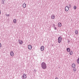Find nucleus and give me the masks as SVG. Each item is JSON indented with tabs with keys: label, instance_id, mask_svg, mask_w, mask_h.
Returning <instances> with one entry per match:
<instances>
[{
	"label": "nucleus",
	"instance_id": "nucleus-1",
	"mask_svg": "<svg viewBox=\"0 0 79 79\" xmlns=\"http://www.w3.org/2000/svg\"><path fill=\"white\" fill-rule=\"evenodd\" d=\"M41 66L42 69H47V65L45 63L43 62L41 64Z\"/></svg>",
	"mask_w": 79,
	"mask_h": 79
},
{
	"label": "nucleus",
	"instance_id": "nucleus-2",
	"mask_svg": "<svg viewBox=\"0 0 79 79\" xmlns=\"http://www.w3.org/2000/svg\"><path fill=\"white\" fill-rule=\"evenodd\" d=\"M62 40V38L61 36H60L58 38V43H61V40Z\"/></svg>",
	"mask_w": 79,
	"mask_h": 79
},
{
	"label": "nucleus",
	"instance_id": "nucleus-3",
	"mask_svg": "<svg viewBox=\"0 0 79 79\" xmlns=\"http://www.w3.org/2000/svg\"><path fill=\"white\" fill-rule=\"evenodd\" d=\"M22 79H26V75L25 73H23V76H22Z\"/></svg>",
	"mask_w": 79,
	"mask_h": 79
},
{
	"label": "nucleus",
	"instance_id": "nucleus-4",
	"mask_svg": "<svg viewBox=\"0 0 79 79\" xmlns=\"http://www.w3.org/2000/svg\"><path fill=\"white\" fill-rule=\"evenodd\" d=\"M65 10L66 11H68L69 10V7L68 6H66L65 7Z\"/></svg>",
	"mask_w": 79,
	"mask_h": 79
},
{
	"label": "nucleus",
	"instance_id": "nucleus-5",
	"mask_svg": "<svg viewBox=\"0 0 79 79\" xmlns=\"http://www.w3.org/2000/svg\"><path fill=\"white\" fill-rule=\"evenodd\" d=\"M58 27H60L62 26V24H61V23H58Z\"/></svg>",
	"mask_w": 79,
	"mask_h": 79
},
{
	"label": "nucleus",
	"instance_id": "nucleus-6",
	"mask_svg": "<svg viewBox=\"0 0 79 79\" xmlns=\"http://www.w3.org/2000/svg\"><path fill=\"white\" fill-rule=\"evenodd\" d=\"M10 55L11 56H14V53L12 51L10 52Z\"/></svg>",
	"mask_w": 79,
	"mask_h": 79
},
{
	"label": "nucleus",
	"instance_id": "nucleus-7",
	"mask_svg": "<svg viewBox=\"0 0 79 79\" xmlns=\"http://www.w3.org/2000/svg\"><path fill=\"white\" fill-rule=\"evenodd\" d=\"M72 67L73 68H75V67H76V64H75V63H73V64H72Z\"/></svg>",
	"mask_w": 79,
	"mask_h": 79
},
{
	"label": "nucleus",
	"instance_id": "nucleus-8",
	"mask_svg": "<svg viewBox=\"0 0 79 79\" xmlns=\"http://www.w3.org/2000/svg\"><path fill=\"white\" fill-rule=\"evenodd\" d=\"M44 50V46H42L41 47V51H43V50Z\"/></svg>",
	"mask_w": 79,
	"mask_h": 79
},
{
	"label": "nucleus",
	"instance_id": "nucleus-9",
	"mask_svg": "<svg viewBox=\"0 0 79 79\" xmlns=\"http://www.w3.org/2000/svg\"><path fill=\"white\" fill-rule=\"evenodd\" d=\"M22 6L23 8H26V4L25 3H23V4Z\"/></svg>",
	"mask_w": 79,
	"mask_h": 79
},
{
	"label": "nucleus",
	"instance_id": "nucleus-10",
	"mask_svg": "<svg viewBox=\"0 0 79 79\" xmlns=\"http://www.w3.org/2000/svg\"><path fill=\"white\" fill-rule=\"evenodd\" d=\"M28 48L29 50H31L32 49V46L31 45H29L28 46Z\"/></svg>",
	"mask_w": 79,
	"mask_h": 79
},
{
	"label": "nucleus",
	"instance_id": "nucleus-11",
	"mask_svg": "<svg viewBox=\"0 0 79 79\" xmlns=\"http://www.w3.org/2000/svg\"><path fill=\"white\" fill-rule=\"evenodd\" d=\"M19 42L20 44H21V45L23 44V40H19Z\"/></svg>",
	"mask_w": 79,
	"mask_h": 79
},
{
	"label": "nucleus",
	"instance_id": "nucleus-12",
	"mask_svg": "<svg viewBox=\"0 0 79 79\" xmlns=\"http://www.w3.org/2000/svg\"><path fill=\"white\" fill-rule=\"evenodd\" d=\"M1 4H3V5L5 4V0H2Z\"/></svg>",
	"mask_w": 79,
	"mask_h": 79
},
{
	"label": "nucleus",
	"instance_id": "nucleus-13",
	"mask_svg": "<svg viewBox=\"0 0 79 79\" xmlns=\"http://www.w3.org/2000/svg\"><path fill=\"white\" fill-rule=\"evenodd\" d=\"M67 51L68 52H70V48H67Z\"/></svg>",
	"mask_w": 79,
	"mask_h": 79
},
{
	"label": "nucleus",
	"instance_id": "nucleus-14",
	"mask_svg": "<svg viewBox=\"0 0 79 79\" xmlns=\"http://www.w3.org/2000/svg\"><path fill=\"white\" fill-rule=\"evenodd\" d=\"M51 18H52V19H55V15H52L51 16Z\"/></svg>",
	"mask_w": 79,
	"mask_h": 79
},
{
	"label": "nucleus",
	"instance_id": "nucleus-15",
	"mask_svg": "<svg viewBox=\"0 0 79 79\" xmlns=\"http://www.w3.org/2000/svg\"><path fill=\"white\" fill-rule=\"evenodd\" d=\"M13 21L14 23H16V19H14L13 20Z\"/></svg>",
	"mask_w": 79,
	"mask_h": 79
},
{
	"label": "nucleus",
	"instance_id": "nucleus-16",
	"mask_svg": "<svg viewBox=\"0 0 79 79\" xmlns=\"http://www.w3.org/2000/svg\"><path fill=\"white\" fill-rule=\"evenodd\" d=\"M73 72H74V73H76V71H77V69H76V68H75L73 69Z\"/></svg>",
	"mask_w": 79,
	"mask_h": 79
},
{
	"label": "nucleus",
	"instance_id": "nucleus-17",
	"mask_svg": "<svg viewBox=\"0 0 79 79\" xmlns=\"http://www.w3.org/2000/svg\"><path fill=\"white\" fill-rule=\"evenodd\" d=\"M75 34H78V31L77 30H76L75 31Z\"/></svg>",
	"mask_w": 79,
	"mask_h": 79
},
{
	"label": "nucleus",
	"instance_id": "nucleus-18",
	"mask_svg": "<svg viewBox=\"0 0 79 79\" xmlns=\"http://www.w3.org/2000/svg\"><path fill=\"white\" fill-rule=\"evenodd\" d=\"M73 51H70V55H73Z\"/></svg>",
	"mask_w": 79,
	"mask_h": 79
},
{
	"label": "nucleus",
	"instance_id": "nucleus-19",
	"mask_svg": "<svg viewBox=\"0 0 79 79\" xmlns=\"http://www.w3.org/2000/svg\"><path fill=\"white\" fill-rule=\"evenodd\" d=\"M69 42H70V40L69 39H68V44H69Z\"/></svg>",
	"mask_w": 79,
	"mask_h": 79
},
{
	"label": "nucleus",
	"instance_id": "nucleus-20",
	"mask_svg": "<svg viewBox=\"0 0 79 79\" xmlns=\"http://www.w3.org/2000/svg\"><path fill=\"white\" fill-rule=\"evenodd\" d=\"M73 8L74 10H76V9L77 7L76 6H74Z\"/></svg>",
	"mask_w": 79,
	"mask_h": 79
},
{
	"label": "nucleus",
	"instance_id": "nucleus-21",
	"mask_svg": "<svg viewBox=\"0 0 79 79\" xmlns=\"http://www.w3.org/2000/svg\"><path fill=\"white\" fill-rule=\"evenodd\" d=\"M6 16L8 17L10 15V14H6Z\"/></svg>",
	"mask_w": 79,
	"mask_h": 79
},
{
	"label": "nucleus",
	"instance_id": "nucleus-22",
	"mask_svg": "<svg viewBox=\"0 0 79 79\" xmlns=\"http://www.w3.org/2000/svg\"><path fill=\"white\" fill-rule=\"evenodd\" d=\"M77 64H79V60H77Z\"/></svg>",
	"mask_w": 79,
	"mask_h": 79
},
{
	"label": "nucleus",
	"instance_id": "nucleus-23",
	"mask_svg": "<svg viewBox=\"0 0 79 79\" xmlns=\"http://www.w3.org/2000/svg\"><path fill=\"white\" fill-rule=\"evenodd\" d=\"M69 8H71V5L70 4H69Z\"/></svg>",
	"mask_w": 79,
	"mask_h": 79
},
{
	"label": "nucleus",
	"instance_id": "nucleus-24",
	"mask_svg": "<svg viewBox=\"0 0 79 79\" xmlns=\"http://www.w3.org/2000/svg\"><path fill=\"white\" fill-rule=\"evenodd\" d=\"M53 27H55V24H53Z\"/></svg>",
	"mask_w": 79,
	"mask_h": 79
},
{
	"label": "nucleus",
	"instance_id": "nucleus-25",
	"mask_svg": "<svg viewBox=\"0 0 79 79\" xmlns=\"http://www.w3.org/2000/svg\"><path fill=\"white\" fill-rule=\"evenodd\" d=\"M2 47V44H1V43H0V48Z\"/></svg>",
	"mask_w": 79,
	"mask_h": 79
},
{
	"label": "nucleus",
	"instance_id": "nucleus-26",
	"mask_svg": "<svg viewBox=\"0 0 79 79\" xmlns=\"http://www.w3.org/2000/svg\"><path fill=\"white\" fill-rule=\"evenodd\" d=\"M54 29H55V30H56V27H55V28H54Z\"/></svg>",
	"mask_w": 79,
	"mask_h": 79
},
{
	"label": "nucleus",
	"instance_id": "nucleus-27",
	"mask_svg": "<svg viewBox=\"0 0 79 79\" xmlns=\"http://www.w3.org/2000/svg\"><path fill=\"white\" fill-rule=\"evenodd\" d=\"M55 79H58V78L57 77H56Z\"/></svg>",
	"mask_w": 79,
	"mask_h": 79
},
{
	"label": "nucleus",
	"instance_id": "nucleus-28",
	"mask_svg": "<svg viewBox=\"0 0 79 79\" xmlns=\"http://www.w3.org/2000/svg\"><path fill=\"white\" fill-rule=\"evenodd\" d=\"M1 15V10H0V15Z\"/></svg>",
	"mask_w": 79,
	"mask_h": 79
},
{
	"label": "nucleus",
	"instance_id": "nucleus-29",
	"mask_svg": "<svg viewBox=\"0 0 79 79\" xmlns=\"http://www.w3.org/2000/svg\"><path fill=\"white\" fill-rule=\"evenodd\" d=\"M77 60H79V57H78V59Z\"/></svg>",
	"mask_w": 79,
	"mask_h": 79
}]
</instances>
